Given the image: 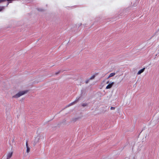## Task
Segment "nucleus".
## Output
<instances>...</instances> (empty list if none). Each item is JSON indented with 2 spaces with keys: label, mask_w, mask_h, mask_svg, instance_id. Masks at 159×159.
<instances>
[{
  "label": "nucleus",
  "mask_w": 159,
  "mask_h": 159,
  "mask_svg": "<svg viewBox=\"0 0 159 159\" xmlns=\"http://www.w3.org/2000/svg\"><path fill=\"white\" fill-rule=\"evenodd\" d=\"M28 92V90H25L20 91L18 93H17V94H16V95H14L12 97V98H19L21 96L26 93Z\"/></svg>",
  "instance_id": "obj_1"
},
{
  "label": "nucleus",
  "mask_w": 159,
  "mask_h": 159,
  "mask_svg": "<svg viewBox=\"0 0 159 159\" xmlns=\"http://www.w3.org/2000/svg\"><path fill=\"white\" fill-rule=\"evenodd\" d=\"M80 98H77L75 99V100L73 102L70 103L68 106V107H69L71 106H72L74 104H75V103H77L79 101V99Z\"/></svg>",
  "instance_id": "obj_2"
},
{
  "label": "nucleus",
  "mask_w": 159,
  "mask_h": 159,
  "mask_svg": "<svg viewBox=\"0 0 159 159\" xmlns=\"http://www.w3.org/2000/svg\"><path fill=\"white\" fill-rule=\"evenodd\" d=\"M13 152H9L7 154V159H9L10 158L13 154Z\"/></svg>",
  "instance_id": "obj_3"
},
{
  "label": "nucleus",
  "mask_w": 159,
  "mask_h": 159,
  "mask_svg": "<svg viewBox=\"0 0 159 159\" xmlns=\"http://www.w3.org/2000/svg\"><path fill=\"white\" fill-rule=\"evenodd\" d=\"M114 83V82H112L111 83L108 84L106 87V89H108L111 88L113 86Z\"/></svg>",
  "instance_id": "obj_4"
},
{
  "label": "nucleus",
  "mask_w": 159,
  "mask_h": 159,
  "mask_svg": "<svg viewBox=\"0 0 159 159\" xmlns=\"http://www.w3.org/2000/svg\"><path fill=\"white\" fill-rule=\"evenodd\" d=\"M26 146L27 148L26 152L27 153H29L30 152V149L28 145V141H26Z\"/></svg>",
  "instance_id": "obj_5"
},
{
  "label": "nucleus",
  "mask_w": 159,
  "mask_h": 159,
  "mask_svg": "<svg viewBox=\"0 0 159 159\" xmlns=\"http://www.w3.org/2000/svg\"><path fill=\"white\" fill-rule=\"evenodd\" d=\"M145 69V68H143L139 70L137 73V75H139L141 73H143Z\"/></svg>",
  "instance_id": "obj_6"
},
{
  "label": "nucleus",
  "mask_w": 159,
  "mask_h": 159,
  "mask_svg": "<svg viewBox=\"0 0 159 159\" xmlns=\"http://www.w3.org/2000/svg\"><path fill=\"white\" fill-rule=\"evenodd\" d=\"M116 74L115 73H111L110 75H109L107 78H109L110 77H112L114 76Z\"/></svg>",
  "instance_id": "obj_7"
},
{
  "label": "nucleus",
  "mask_w": 159,
  "mask_h": 159,
  "mask_svg": "<svg viewBox=\"0 0 159 159\" xmlns=\"http://www.w3.org/2000/svg\"><path fill=\"white\" fill-rule=\"evenodd\" d=\"M95 77V75H93L90 78L89 80H92Z\"/></svg>",
  "instance_id": "obj_8"
},
{
  "label": "nucleus",
  "mask_w": 159,
  "mask_h": 159,
  "mask_svg": "<svg viewBox=\"0 0 159 159\" xmlns=\"http://www.w3.org/2000/svg\"><path fill=\"white\" fill-rule=\"evenodd\" d=\"M82 105L83 107H84L87 105V104L86 103H83Z\"/></svg>",
  "instance_id": "obj_9"
},
{
  "label": "nucleus",
  "mask_w": 159,
  "mask_h": 159,
  "mask_svg": "<svg viewBox=\"0 0 159 159\" xmlns=\"http://www.w3.org/2000/svg\"><path fill=\"white\" fill-rule=\"evenodd\" d=\"M89 80H89V79L86 80V81H85V83L86 84H87L88 83Z\"/></svg>",
  "instance_id": "obj_10"
},
{
  "label": "nucleus",
  "mask_w": 159,
  "mask_h": 159,
  "mask_svg": "<svg viewBox=\"0 0 159 159\" xmlns=\"http://www.w3.org/2000/svg\"><path fill=\"white\" fill-rule=\"evenodd\" d=\"M115 108L114 107H111V110H114L115 109Z\"/></svg>",
  "instance_id": "obj_11"
},
{
  "label": "nucleus",
  "mask_w": 159,
  "mask_h": 159,
  "mask_svg": "<svg viewBox=\"0 0 159 159\" xmlns=\"http://www.w3.org/2000/svg\"><path fill=\"white\" fill-rule=\"evenodd\" d=\"M60 71H58V72H57L56 73H55V74H56V75H57V74H59V73H60Z\"/></svg>",
  "instance_id": "obj_12"
},
{
  "label": "nucleus",
  "mask_w": 159,
  "mask_h": 159,
  "mask_svg": "<svg viewBox=\"0 0 159 159\" xmlns=\"http://www.w3.org/2000/svg\"><path fill=\"white\" fill-rule=\"evenodd\" d=\"M6 0H0V2H4V1H5Z\"/></svg>",
  "instance_id": "obj_13"
},
{
  "label": "nucleus",
  "mask_w": 159,
  "mask_h": 159,
  "mask_svg": "<svg viewBox=\"0 0 159 159\" xmlns=\"http://www.w3.org/2000/svg\"><path fill=\"white\" fill-rule=\"evenodd\" d=\"M109 82V81H108L107 82V84H108Z\"/></svg>",
  "instance_id": "obj_14"
}]
</instances>
